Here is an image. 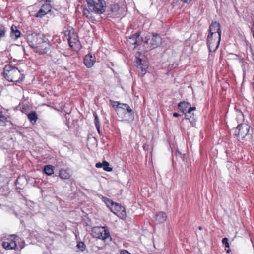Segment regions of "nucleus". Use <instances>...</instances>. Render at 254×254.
<instances>
[{"label": "nucleus", "instance_id": "nucleus-1", "mask_svg": "<svg viewBox=\"0 0 254 254\" xmlns=\"http://www.w3.org/2000/svg\"><path fill=\"white\" fill-rule=\"evenodd\" d=\"M29 46L39 54L46 53L50 48L48 39L41 37L40 34L32 35L28 39Z\"/></svg>", "mask_w": 254, "mask_h": 254}, {"label": "nucleus", "instance_id": "nucleus-2", "mask_svg": "<svg viewBox=\"0 0 254 254\" xmlns=\"http://www.w3.org/2000/svg\"><path fill=\"white\" fill-rule=\"evenodd\" d=\"M144 51L148 52L158 47L162 43V38L157 34H148L143 39Z\"/></svg>", "mask_w": 254, "mask_h": 254}, {"label": "nucleus", "instance_id": "nucleus-3", "mask_svg": "<svg viewBox=\"0 0 254 254\" xmlns=\"http://www.w3.org/2000/svg\"><path fill=\"white\" fill-rule=\"evenodd\" d=\"M88 8L95 14L101 15L106 11V3L104 0H86Z\"/></svg>", "mask_w": 254, "mask_h": 254}, {"label": "nucleus", "instance_id": "nucleus-4", "mask_svg": "<svg viewBox=\"0 0 254 254\" xmlns=\"http://www.w3.org/2000/svg\"><path fill=\"white\" fill-rule=\"evenodd\" d=\"M3 75L4 78L9 82H16L20 79L21 73L19 69L11 65H6L4 68Z\"/></svg>", "mask_w": 254, "mask_h": 254}, {"label": "nucleus", "instance_id": "nucleus-5", "mask_svg": "<svg viewBox=\"0 0 254 254\" xmlns=\"http://www.w3.org/2000/svg\"><path fill=\"white\" fill-rule=\"evenodd\" d=\"M103 198L106 205L110 208L111 210L114 214L118 215V214L120 213L122 216L126 215V211L124 207L106 197H103Z\"/></svg>", "mask_w": 254, "mask_h": 254}, {"label": "nucleus", "instance_id": "nucleus-6", "mask_svg": "<svg viewBox=\"0 0 254 254\" xmlns=\"http://www.w3.org/2000/svg\"><path fill=\"white\" fill-rule=\"evenodd\" d=\"M118 105L120 106H118V109H115V110L120 118L125 119L127 113H128L129 115L133 116L134 112L127 104L121 103L118 104Z\"/></svg>", "mask_w": 254, "mask_h": 254}, {"label": "nucleus", "instance_id": "nucleus-7", "mask_svg": "<svg viewBox=\"0 0 254 254\" xmlns=\"http://www.w3.org/2000/svg\"><path fill=\"white\" fill-rule=\"evenodd\" d=\"M143 39L140 36L139 32L130 36L127 41V44L129 48L134 50L136 47L143 42Z\"/></svg>", "mask_w": 254, "mask_h": 254}, {"label": "nucleus", "instance_id": "nucleus-8", "mask_svg": "<svg viewBox=\"0 0 254 254\" xmlns=\"http://www.w3.org/2000/svg\"><path fill=\"white\" fill-rule=\"evenodd\" d=\"M250 127L245 123L238 125L235 130V134L239 140H243L249 132Z\"/></svg>", "mask_w": 254, "mask_h": 254}, {"label": "nucleus", "instance_id": "nucleus-9", "mask_svg": "<svg viewBox=\"0 0 254 254\" xmlns=\"http://www.w3.org/2000/svg\"><path fill=\"white\" fill-rule=\"evenodd\" d=\"M221 39V36H213L208 35L207 44L210 52H215L218 48Z\"/></svg>", "mask_w": 254, "mask_h": 254}, {"label": "nucleus", "instance_id": "nucleus-10", "mask_svg": "<svg viewBox=\"0 0 254 254\" xmlns=\"http://www.w3.org/2000/svg\"><path fill=\"white\" fill-rule=\"evenodd\" d=\"M65 35L67 37L70 47H73L74 45L79 42L77 34L73 28H71L66 30Z\"/></svg>", "mask_w": 254, "mask_h": 254}, {"label": "nucleus", "instance_id": "nucleus-11", "mask_svg": "<svg viewBox=\"0 0 254 254\" xmlns=\"http://www.w3.org/2000/svg\"><path fill=\"white\" fill-rule=\"evenodd\" d=\"M92 231L93 233L96 234L93 236L99 239L105 240L110 236L108 231L105 230L103 227H94Z\"/></svg>", "mask_w": 254, "mask_h": 254}, {"label": "nucleus", "instance_id": "nucleus-12", "mask_svg": "<svg viewBox=\"0 0 254 254\" xmlns=\"http://www.w3.org/2000/svg\"><path fill=\"white\" fill-rule=\"evenodd\" d=\"M208 35L213 36H221L220 24L215 21L212 22L209 26V33Z\"/></svg>", "mask_w": 254, "mask_h": 254}, {"label": "nucleus", "instance_id": "nucleus-13", "mask_svg": "<svg viewBox=\"0 0 254 254\" xmlns=\"http://www.w3.org/2000/svg\"><path fill=\"white\" fill-rule=\"evenodd\" d=\"M2 247L6 250H15L17 247L16 242L11 239H6L2 243Z\"/></svg>", "mask_w": 254, "mask_h": 254}, {"label": "nucleus", "instance_id": "nucleus-14", "mask_svg": "<svg viewBox=\"0 0 254 254\" xmlns=\"http://www.w3.org/2000/svg\"><path fill=\"white\" fill-rule=\"evenodd\" d=\"M51 11V6L49 4H43L40 9L36 14V17H42Z\"/></svg>", "mask_w": 254, "mask_h": 254}, {"label": "nucleus", "instance_id": "nucleus-15", "mask_svg": "<svg viewBox=\"0 0 254 254\" xmlns=\"http://www.w3.org/2000/svg\"><path fill=\"white\" fill-rule=\"evenodd\" d=\"M95 62V57L92 55L88 54L86 55L84 59V63L87 68L92 67Z\"/></svg>", "mask_w": 254, "mask_h": 254}, {"label": "nucleus", "instance_id": "nucleus-16", "mask_svg": "<svg viewBox=\"0 0 254 254\" xmlns=\"http://www.w3.org/2000/svg\"><path fill=\"white\" fill-rule=\"evenodd\" d=\"M72 175L70 169H62L60 170L59 176L63 180L68 179Z\"/></svg>", "mask_w": 254, "mask_h": 254}, {"label": "nucleus", "instance_id": "nucleus-17", "mask_svg": "<svg viewBox=\"0 0 254 254\" xmlns=\"http://www.w3.org/2000/svg\"><path fill=\"white\" fill-rule=\"evenodd\" d=\"M167 215L165 212H160L156 214L155 219L158 223H163L167 219Z\"/></svg>", "mask_w": 254, "mask_h": 254}, {"label": "nucleus", "instance_id": "nucleus-18", "mask_svg": "<svg viewBox=\"0 0 254 254\" xmlns=\"http://www.w3.org/2000/svg\"><path fill=\"white\" fill-rule=\"evenodd\" d=\"M190 106V104L189 103L183 101L181 102L178 104V108L179 110L182 111V112L184 113L185 112L187 111V108Z\"/></svg>", "mask_w": 254, "mask_h": 254}, {"label": "nucleus", "instance_id": "nucleus-19", "mask_svg": "<svg viewBox=\"0 0 254 254\" xmlns=\"http://www.w3.org/2000/svg\"><path fill=\"white\" fill-rule=\"evenodd\" d=\"M28 118L32 124H35L38 119L37 114L35 111L30 112L28 114Z\"/></svg>", "mask_w": 254, "mask_h": 254}, {"label": "nucleus", "instance_id": "nucleus-20", "mask_svg": "<svg viewBox=\"0 0 254 254\" xmlns=\"http://www.w3.org/2000/svg\"><path fill=\"white\" fill-rule=\"evenodd\" d=\"M11 36H15V39H17L20 37L21 35V32L17 29L16 26L12 25L11 26Z\"/></svg>", "mask_w": 254, "mask_h": 254}, {"label": "nucleus", "instance_id": "nucleus-21", "mask_svg": "<svg viewBox=\"0 0 254 254\" xmlns=\"http://www.w3.org/2000/svg\"><path fill=\"white\" fill-rule=\"evenodd\" d=\"M44 173L49 176H50L54 173V167L51 165H46L44 168Z\"/></svg>", "mask_w": 254, "mask_h": 254}, {"label": "nucleus", "instance_id": "nucleus-22", "mask_svg": "<svg viewBox=\"0 0 254 254\" xmlns=\"http://www.w3.org/2000/svg\"><path fill=\"white\" fill-rule=\"evenodd\" d=\"M137 64H138L137 67L139 69H140L143 73V75H144L145 74V72L146 71V69L147 68V67L146 65H143L142 64V60L141 59H138L137 61Z\"/></svg>", "mask_w": 254, "mask_h": 254}, {"label": "nucleus", "instance_id": "nucleus-23", "mask_svg": "<svg viewBox=\"0 0 254 254\" xmlns=\"http://www.w3.org/2000/svg\"><path fill=\"white\" fill-rule=\"evenodd\" d=\"M93 115H94V116L95 118L94 123H95L96 127L97 129L98 130V132L100 133V121H99V118L97 116V114L96 113H94Z\"/></svg>", "mask_w": 254, "mask_h": 254}, {"label": "nucleus", "instance_id": "nucleus-24", "mask_svg": "<svg viewBox=\"0 0 254 254\" xmlns=\"http://www.w3.org/2000/svg\"><path fill=\"white\" fill-rule=\"evenodd\" d=\"M185 119L187 120H189L190 122L192 123L194 122V119L193 117H191V113L189 112V111H187L186 113H185Z\"/></svg>", "mask_w": 254, "mask_h": 254}, {"label": "nucleus", "instance_id": "nucleus-25", "mask_svg": "<svg viewBox=\"0 0 254 254\" xmlns=\"http://www.w3.org/2000/svg\"><path fill=\"white\" fill-rule=\"evenodd\" d=\"M109 163L107 161H104L103 162L102 167L103 168V169L105 171H107V172H110V171H112V170H113L112 168L109 167Z\"/></svg>", "mask_w": 254, "mask_h": 254}, {"label": "nucleus", "instance_id": "nucleus-26", "mask_svg": "<svg viewBox=\"0 0 254 254\" xmlns=\"http://www.w3.org/2000/svg\"><path fill=\"white\" fill-rule=\"evenodd\" d=\"M91 13H92L89 8H85L83 11L84 16L88 18H91L92 17Z\"/></svg>", "mask_w": 254, "mask_h": 254}, {"label": "nucleus", "instance_id": "nucleus-27", "mask_svg": "<svg viewBox=\"0 0 254 254\" xmlns=\"http://www.w3.org/2000/svg\"><path fill=\"white\" fill-rule=\"evenodd\" d=\"M77 247L82 252L85 250L86 246L83 242H79L77 245Z\"/></svg>", "mask_w": 254, "mask_h": 254}, {"label": "nucleus", "instance_id": "nucleus-28", "mask_svg": "<svg viewBox=\"0 0 254 254\" xmlns=\"http://www.w3.org/2000/svg\"><path fill=\"white\" fill-rule=\"evenodd\" d=\"M0 121L2 122L7 121V118L3 115L2 112L0 110Z\"/></svg>", "mask_w": 254, "mask_h": 254}, {"label": "nucleus", "instance_id": "nucleus-29", "mask_svg": "<svg viewBox=\"0 0 254 254\" xmlns=\"http://www.w3.org/2000/svg\"><path fill=\"white\" fill-rule=\"evenodd\" d=\"M229 240L227 238H224L222 239V243L225 245V247L227 248L229 247V244L228 242Z\"/></svg>", "mask_w": 254, "mask_h": 254}, {"label": "nucleus", "instance_id": "nucleus-30", "mask_svg": "<svg viewBox=\"0 0 254 254\" xmlns=\"http://www.w3.org/2000/svg\"><path fill=\"white\" fill-rule=\"evenodd\" d=\"M5 34V30L4 28L0 29V38L4 37Z\"/></svg>", "mask_w": 254, "mask_h": 254}, {"label": "nucleus", "instance_id": "nucleus-31", "mask_svg": "<svg viewBox=\"0 0 254 254\" xmlns=\"http://www.w3.org/2000/svg\"><path fill=\"white\" fill-rule=\"evenodd\" d=\"M118 104H121V103L118 101H113V104H112L113 107H114V108L116 107L115 109H118V106H120L119 105H118Z\"/></svg>", "mask_w": 254, "mask_h": 254}, {"label": "nucleus", "instance_id": "nucleus-32", "mask_svg": "<svg viewBox=\"0 0 254 254\" xmlns=\"http://www.w3.org/2000/svg\"><path fill=\"white\" fill-rule=\"evenodd\" d=\"M95 166H96V167H97L98 168H101L103 166V162L102 163H100V162L97 163L96 164Z\"/></svg>", "mask_w": 254, "mask_h": 254}, {"label": "nucleus", "instance_id": "nucleus-33", "mask_svg": "<svg viewBox=\"0 0 254 254\" xmlns=\"http://www.w3.org/2000/svg\"><path fill=\"white\" fill-rule=\"evenodd\" d=\"M121 254H130L126 250H122L121 252Z\"/></svg>", "mask_w": 254, "mask_h": 254}, {"label": "nucleus", "instance_id": "nucleus-34", "mask_svg": "<svg viewBox=\"0 0 254 254\" xmlns=\"http://www.w3.org/2000/svg\"><path fill=\"white\" fill-rule=\"evenodd\" d=\"M195 109H196V108L195 107H190L189 108V109H188V111H189V112L191 113V111H194Z\"/></svg>", "mask_w": 254, "mask_h": 254}, {"label": "nucleus", "instance_id": "nucleus-35", "mask_svg": "<svg viewBox=\"0 0 254 254\" xmlns=\"http://www.w3.org/2000/svg\"><path fill=\"white\" fill-rule=\"evenodd\" d=\"M192 0H181L184 3H189Z\"/></svg>", "mask_w": 254, "mask_h": 254}, {"label": "nucleus", "instance_id": "nucleus-36", "mask_svg": "<svg viewBox=\"0 0 254 254\" xmlns=\"http://www.w3.org/2000/svg\"><path fill=\"white\" fill-rule=\"evenodd\" d=\"M173 115V117H178L179 116H180V115L179 114H178V113H174Z\"/></svg>", "mask_w": 254, "mask_h": 254}, {"label": "nucleus", "instance_id": "nucleus-37", "mask_svg": "<svg viewBox=\"0 0 254 254\" xmlns=\"http://www.w3.org/2000/svg\"><path fill=\"white\" fill-rule=\"evenodd\" d=\"M252 84L253 86V89L254 90V78H253V82L252 83Z\"/></svg>", "mask_w": 254, "mask_h": 254}, {"label": "nucleus", "instance_id": "nucleus-38", "mask_svg": "<svg viewBox=\"0 0 254 254\" xmlns=\"http://www.w3.org/2000/svg\"><path fill=\"white\" fill-rule=\"evenodd\" d=\"M253 36L254 39V31H253Z\"/></svg>", "mask_w": 254, "mask_h": 254}, {"label": "nucleus", "instance_id": "nucleus-39", "mask_svg": "<svg viewBox=\"0 0 254 254\" xmlns=\"http://www.w3.org/2000/svg\"><path fill=\"white\" fill-rule=\"evenodd\" d=\"M199 230H202V227H199Z\"/></svg>", "mask_w": 254, "mask_h": 254}, {"label": "nucleus", "instance_id": "nucleus-40", "mask_svg": "<svg viewBox=\"0 0 254 254\" xmlns=\"http://www.w3.org/2000/svg\"><path fill=\"white\" fill-rule=\"evenodd\" d=\"M176 153H177H177H178V154H180V155H181V153H180V152H179V151H178V152H177Z\"/></svg>", "mask_w": 254, "mask_h": 254}, {"label": "nucleus", "instance_id": "nucleus-41", "mask_svg": "<svg viewBox=\"0 0 254 254\" xmlns=\"http://www.w3.org/2000/svg\"><path fill=\"white\" fill-rule=\"evenodd\" d=\"M46 1H50V0H45Z\"/></svg>", "mask_w": 254, "mask_h": 254}]
</instances>
